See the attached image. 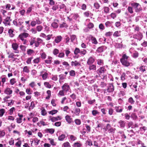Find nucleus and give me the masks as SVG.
I'll list each match as a JSON object with an SVG mask.
<instances>
[{
    "mask_svg": "<svg viewBox=\"0 0 147 147\" xmlns=\"http://www.w3.org/2000/svg\"><path fill=\"white\" fill-rule=\"evenodd\" d=\"M64 147H70V144L68 142H66L63 144Z\"/></svg>",
    "mask_w": 147,
    "mask_h": 147,
    "instance_id": "48",
    "label": "nucleus"
},
{
    "mask_svg": "<svg viewBox=\"0 0 147 147\" xmlns=\"http://www.w3.org/2000/svg\"><path fill=\"white\" fill-rule=\"evenodd\" d=\"M82 146V144L78 142L75 143L73 145V147H81Z\"/></svg>",
    "mask_w": 147,
    "mask_h": 147,
    "instance_id": "26",
    "label": "nucleus"
},
{
    "mask_svg": "<svg viewBox=\"0 0 147 147\" xmlns=\"http://www.w3.org/2000/svg\"><path fill=\"white\" fill-rule=\"evenodd\" d=\"M76 36L75 35H72L70 36V39L71 41L73 42L76 39Z\"/></svg>",
    "mask_w": 147,
    "mask_h": 147,
    "instance_id": "47",
    "label": "nucleus"
},
{
    "mask_svg": "<svg viewBox=\"0 0 147 147\" xmlns=\"http://www.w3.org/2000/svg\"><path fill=\"white\" fill-rule=\"evenodd\" d=\"M94 61V59L92 57H90L87 60V64L88 65L92 64Z\"/></svg>",
    "mask_w": 147,
    "mask_h": 147,
    "instance_id": "7",
    "label": "nucleus"
},
{
    "mask_svg": "<svg viewBox=\"0 0 147 147\" xmlns=\"http://www.w3.org/2000/svg\"><path fill=\"white\" fill-rule=\"evenodd\" d=\"M54 28H57L58 27V24L55 22H53L51 25Z\"/></svg>",
    "mask_w": 147,
    "mask_h": 147,
    "instance_id": "40",
    "label": "nucleus"
},
{
    "mask_svg": "<svg viewBox=\"0 0 147 147\" xmlns=\"http://www.w3.org/2000/svg\"><path fill=\"white\" fill-rule=\"evenodd\" d=\"M26 92L28 94H32V91H31L30 90V88H28L26 89Z\"/></svg>",
    "mask_w": 147,
    "mask_h": 147,
    "instance_id": "53",
    "label": "nucleus"
},
{
    "mask_svg": "<svg viewBox=\"0 0 147 147\" xmlns=\"http://www.w3.org/2000/svg\"><path fill=\"white\" fill-rule=\"evenodd\" d=\"M129 57L127 56L126 54H124L123 55L122 57L120 59V60L128 59Z\"/></svg>",
    "mask_w": 147,
    "mask_h": 147,
    "instance_id": "35",
    "label": "nucleus"
},
{
    "mask_svg": "<svg viewBox=\"0 0 147 147\" xmlns=\"http://www.w3.org/2000/svg\"><path fill=\"white\" fill-rule=\"evenodd\" d=\"M29 36L28 33L24 32L20 34L18 38L21 40H24V38L28 37Z\"/></svg>",
    "mask_w": 147,
    "mask_h": 147,
    "instance_id": "3",
    "label": "nucleus"
},
{
    "mask_svg": "<svg viewBox=\"0 0 147 147\" xmlns=\"http://www.w3.org/2000/svg\"><path fill=\"white\" fill-rule=\"evenodd\" d=\"M23 71L27 73H29L30 71L29 67L27 66L24 67L23 69Z\"/></svg>",
    "mask_w": 147,
    "mask_h": 147,
    "instance_id": "28",
    "label": "nucleus"
},
{
    "mask_svg": "<svg viewBox=\"0 0 147 147\" xmlns=\"http://www.w3.org/2000/svg\"><path fill=\"white\" fill-rule=\"evenodd\" d=\"M5 112V110L4 109H1L0 110V117H2Z\"/></svg>",
    "mask_w": 147,
    "mask_h": 147,
    "instance_id": "45",
    "label": "nucleus"
},
{
    "mask_svg": "<svg viewBox=\"0 0 147 147\" xmlns=\"http://www.w3.org/2000/svg\"><path fill=\"white\" fill-rule=\"evenodd\" d=\"M118 123L119 124L121 127H124L125 126V123L124 121L120 120L119 121Z\"/></svg>",
    "mask_w": 147,
    "mask_h": 147,
    "instance_id": "19",
    "label": "nucleus"
},
{
    "mask_svg": "<svg viewBox=\"0 0 147 147\" xmlns=\"http://www.w3.org/2000/svg\"><path fill=\"white\" fill-rule=\"evenodd\" d=\"M120 36V31H116L113 34V36L115 37H119Z\"/></svg>",
    "mask_w": 147,
    "mask_h": 147,
    "instance_id": "27",
    "label": "nucleus"
},
{
    "mask_svg": "<svg viewBox=\"0 0 147 147\" xmlns=\"http://www.w3.org/2000/svg\"><path fill=\"white\" fill-rule=\"evenodd\" d=\"M122 64L125 66L127 67L129 65L130 63L128 61L127 59L120 60Z\"/></svg>",
    "mask_w": 147,
    "mask_h": 147,
    "instance_id": "11",
    "label": "nucleus"
},
{
    "mask_svg": "<svg viewBox=\"0 0 147 147\" xmlns=\"http://www.w3.org/2000/svg\"><path fill=\"white\" fill-rule=\"evenodd\" d=\"M21 141L19 140L16 143L15 145L17 147H20L21 146Z\"/></svg>",
    "mask_w": 147,
    "mask_h": 147,
    "instance_id": "63",
    "label": "nucleus"
},
{
    "mask_svg": "<svg viewBox=\"0 0 147 147\" xmlns=\"http://www.w3.org/2000/svg\"><path fill=\"white\" fill-rule=\"evenodd\" d=\"M80 49L78 48H76L75 49L74 53L75 55H77L78 53H80Z\"/></svg>",
    "mask_w": 147,
    "mask_h": 147,
    "instance_id": "38",
    "label": "nucleus"
},
{
    "mask_svg": "<svg viewBox=\"0 0 147 147\" xmlns=\"http://www.w3.org/2000/svg\"><path fill=\"white\" fill-rule=\"evenodd\" d=\"M44 85L47 88H51V86L49 82H45L44 83Z\"/></svg>",
    "mask_w": 147,
    "mask_h": 147,
    "instance_id": "32",
    "label": "nucleus"
},
{
    "mask_svg": "<svg viewBox=\"0 0 147 147\" xmlns=\"http://www.w3.org/2000/svg\"><path fill=\"white\" fill-rule=\"evenodd\" d=\"M11 21V19L9 17H7L4 20L3 23L5 26L7 25H10V22Z\"/></svg>",
    "mask_w": 147,
    "mask_h": 147,
    "instance_id": "5",
    "label": "nucleus"
},
{
    "mask_svg": "<svg viewBox=\"0 0 147 147\" xmlns=\"http://www.w3.org/2000/svg\"><path fill=\"white\" fill-rule=\"evenodd\" d=\"M86 144L90 146L93 145L92 141L90 140H87L86 141Z\"/></svg>",
    "mask_w": 147,
    "mask_h": 147,
    "instance_id": "44",
    "label": "nucleus"
},
{
    "mask_svg": "<svg viewBox=\"0 0 147 147\" xmlns=\"http://www.w3.org/2000/svg\"><path fill=\"white\" fill-rule=\"evenodd\" d=\"M34 53V51L31 49H28L27 50V54L29 55H31Z\"/></svg>",
    "mask_w": 147,
    "mask_h": 147,
    "instance_id": "36",
    "label": "nucleus"
},
{
    "mask_svg": "<svg viewBox=\"0 0 147 147\" xmlns=\"http://www.w3.org/2000/svg\"><path fill=\"white\" fill-rule=\"evenodd\" d=\"M97 63L99 65H104V61L101 59H98L97 60Z\"/></svg>",
    "mask_w": 147,
    "mask_h": 147,
    "instance_id": "23",
    "label": "nucleus"
},
{
    "mask_svg": "<svg viewBox=\"0 0 147 147\" xmlns=\"http://www.w3.org/2000/svg\"><path fill=\"white\" fill-rule=\"evenodd\" d=\"M70 97L73 99V100H74L76 99V96L75 94L74 93H73L70 95Z\"/></svg>",
    "mask_w": 147,
    "mask_h": 147,
    "instance_id": "61",
    "label": "nucleus"
},
{
    "mask_svg": "<svg viewBox=\"0 0 147 147\" xmlns=\"http://www.w3.org/2000/svg\"><path fill=\"white\" fill-rule=\"evenodd\" d=\"M12 47L13 50L15 51L14 53H19V51L17 50L18 48V44L16 43H13L12 44Z\"/></svg>",
    "mask_w": 147,
    "mask_h": 147,
    "instance_id": "6",
    "label": "nucleus"
},
{
    "mask_svg": "<svg viewBox=\"0 0 147 147\" xmlns=\"http://www.w3.org/2000/svg\"><path fill=\"white\" fill-rule=\"evenodd\" d=\"M92 43L94 44H96L98 43L96 38L94 37H92Z\"/></svg>",
    "mask_w": 147,
    "mask_h": 147,
    "instance_id": "62",
    "label": "nucleus"
},
{
    "mask_svg": "<svg viewBox=\"0 0 147 147\" xmlns=\"http://www.w3.org/2000/svg\"><path fill=\"white\" fill-rule=\"evenodd\" d=\"M40 57H37L33 60V61L35 63H38L40 62Z\"/></svg>",
    "mask_w": 147,
    "mask_h": 147,
    "instance_id": "56",
    "label": "nucleus"
},
{
    "mask_svg": "<svg viewBox=\"0 0 147 147\" xmlns=\"http://www.w3.org/2000/svg\"><path fill=\"white\" fill-rule=\"evenodd\" d=\"M8 32L9 36L11 37H12L14 36V34L13 33V30L12 29H10L8 30Z\"/></svg>",
    "mask_w": 147,
    "mask_h": 147,
    "instance_id": "25",
    "label": "nucleus"
},
{
    "mask_svg": "<svg viewBox=\"0 0 147 147\" xmlns=\"http://www.w3.org/2000/svg\"><path fill=\"white\" fill-rule=\"evenodd\" d=\"M69 139L71 140L74 141L77 138L76 137L74 136V135H70Z\"/></svg>",
    "mask_w": 147,
    "mask_h": 147,
    "instance_id": "46",
    "label": "nucleus"
},
{
    "mask_svg": "<svg viewBox=\"0 0 147 147\" xmlns=\"http://www.w3.org/2000/svg\"><path fill=\"white\" fill-rule=\"evenodd\" d=\"M48 140H49L50 143L52 146H55L56 145L57 143L54 142L53 139L49 138Z\"/></svg>",
    "mask_w": 147,
    "mask_h": 147,
    "instance_id": "21",
    "label": "nucleus"
},
{
    "mask_svg": "<svg viewBox=\"0 0 147 147\" xmlns=\"http://www.w3.org/2000/svg\"><path fill=\"white\" fill-rule=\"evenodd\" d=\"M114 90V87L112 84H110L109 86L107 89L108 92H113Z\"/></svg>",
    "mask_w": 147,
    "mask_h": 147,
    "instance_id": "12",
    "label": "nucleus"
},
{
    "mask_svg": "<svg viewBox=\"0 0 147 147\" xmlns=\"http://www.w3.org/2000/svg\"><path fill=\"white\" fill-rule=\"evenodd\" d=\"M47 114V111L45 109H43L41 111V114L42 115L45 116Z\"/></svg>",
    "mask_w": 147,
    "mask_h": 147,
    "instance_id": "49",
    "label": "nucleus"
},
{
    "mask_svg": "<svg viewBox=\"0 0 147 147\" xmlns=\"http://www.w3.org/2000/svg\"><path fill=\"white\" fill-rule=\"evenodd\" d=\"M105 129L106 130H108L109 133H113L114 132V129L111 127L110 125L109 124L107 125Z\"/></svg>",
    "mask_w": 147,
    "mask_h": 147,
    "instance_id": "9",
    "label": "nucleus"
},
{
    "mask_svg": "<svg viewBox=\"0 0 147 147\" xmlns=\"http://www.w3.org/2000/svg\"><path fill=\"white\" fill-rule=\"evenodd\" d=\"M18 26H21L24 23V20L23 18H20L18 19Z\"/></svg>",
    "mask_w": 147,
    "mask_h": 147,
    "instance_id": "29",
    "label": "nucleus"
},
{
    "mask_svg": "<svg viewBox=\"0 0 147 147\" xmlns=\"http://www.w3.org/2000/svg\"><path fill=\"white\" fill-rule=\"evenodd\" d=\"M106 69L104 67H101L97 71V74L100 76L104 74L106 71Z\"/></svg>",
    "mask_w": 147,
    "mask_h": 147,
    "instance_id": "4",
    "label": "nucleus"
},
{
    "mask_svg": "<svg viewBox=\"0 0 147 147\" xmlns=\"http://www.w3.org/2000/svg\"><path fill=\"white\" fill-rule=\"evenodd\" d=\"M52 80L55 81H56L57 80V75H53L51 78Z\"/></svg>",
    "mask_w": 147,
    "mask_h": 147,
    "instance_id": "60",
    "label": "nucleus"
},
{
    "mask_svg": "<svg viewBox=\"0 0 147 147\" xmlns=\"http://www.w3.org/2000/svg\"><path fill=\"white\" fill-rule=\"evenodd\" d=\"M15 111V108L14 107H12L9 110V113L10 115H11L13 114V112Z\"/></svg>",
    "mask_w": 147,
    "mask_h": 147,
    "instance_id": "39",
    "label": "nucleus"
},
{
    "mask_svg": "<svg viewBox=\"0 0 147 147\" xmlns=\"http://www.w3.org/2000/svg\"><path fill=\"white\" fill-rule=\"evenodd\" d=\"M58 112V111L56 110H53L49 112V113L51 115H53Z\"/></svg>",
    "mask_w": 147,
    "mask_h": 147,
    "instance_id": "37",
    "label": "nucleus"
},
{
    "mask_svg": "<svg viewBox=\"0 0 147 147\" xmlns=\"http://www.w3.org/2000/svg\"><path fill=\"white\" fill-rule=\"evenodd\" d=\"M48 74L47 72H45L42 74V79L43 80H46L48 76Z\"/></svg>",
    "mask_w": 147,
    "mask_h": 147,
    "instance_id": "31",
    "label": "nucleus"
},
{
    "mask_svg": "<svg viewBox=\"0 0 147 147\" xmlns=\"http://www.w3.org/2000/svg\"><path fill=\"white\" fill-rule=\"evenodd\" d=\"M111 25V22L109 21H107L105 23V25L107 27H110Z\"/></svg>",
    "mask_w": 147,
    "mask_h": 147,
    "instance_id": "55",
    "label": "nucleus"
},
{
    "mask_svg": "<svg viewBox=\"0 0 147 147\" xmlns=\"http://www.w3.org/2000/svg\"><path fill=\"white\" fill-rule=\"evenodd\" d=\"M50 120L52 122H55L57 121V119L56 117H51L50 116L49 117Z\"/></svg>",
    "mask_w": 147,
    "mask_h": 147,
    "instance_id": "33",
    "label": "nucleus"
},
{
    "mask_svg": "<svg viewBox=\"0 0 147 147\" xmlns=\"http://www.w3.org/2000/svg\"><path fill=\"white\" fill-rule=\"evenodd\" d=\"M69 75L71 76H75V73L74 71L72 70L69 72Z\"/></svg>",
    "mask_w": 147,
    "mask_h": 147,
    "instance_id": "64",
    "label": "nucleus"
},
{
    "mask_svg": "<svg viewBox=\"0 0 147 147\" xmlns=\"http://www.w3.org/2000/svg\"><path fill=\"white\" fill-rule=\"evenodd\" d=\"M35 106V105L33 101H32L31 103V104L30 107H29V109H33Z\"/></svg>",
    "mask_w": 147,
    "mask_h": 147,
    "instance_id": "43",
    "label": "nucleus"
},
{
    "mask_svg": "<svg viewBox=\"0 0 147 147\" xmlns=\"http://www.w3.org/2000/svg\"><path fill=\"white\" fill-rule=\"evenodd\" d=\"M40 54L41 57L42 59H45L46 58L47 55L45 53L43 52L42 53H40Z\"/></svg>",
    "mask_w": 147,
    "mask_h": 147,
    "instance_id": "41",
    "label": "nucleus"
},
{
    "mask_svg": "<svg viewBox=\"0 0 147 147\" xmlns=\"http://www.w3.org/2000/svg\"><path fill=\"white\" fill-rule=\"evenodd\" d=\"M10 83L11 85H13L15 83H16V79L15 78H12L10 80Z\"/></svg>",
    "mask_w": 147,
    "mask_h": 147,
    "instance_id": "50",
    "label": "nucleus"
},
{
    "mask_svg": "<svg viewBox=\"0 0 147 147\" xmlns=\"http://www.w3.org/2000/svg\"><path fill=\"white\" fill-rule=\"evenodd\" d=\"M74 110L75 114L77 115H78L80 112V109L78 108H75Z\"/></svg>",
    "mask_w": 147,
    "mask_h": 147,
    "instance_id": "24",
    "label": "nucleus"
},
{
    "mask_svg": "<svg viewBox=\"0 0 147 147\" xmlns=\"http://www.w3.org/2000/svg\"><path fill=\"white\" fill-rule=\"evenodd\" d=\"M71 65L72 66H77L78 65H80V64L79 62L76 61H72L71 62Z\"/></svg>",
    "mask_w": 147,
    "mask_h": 147,
    "instance_id": "17",
    "label": "nucleus"
},
{
    "mask_svg": "<svg viewBox=\"0 0 147 147\" xmlns=\"http://www.w3.org/2000/svg\"><path fill=\"white\" fill-rule=\"evenodd\" d=\"M65 119L66 121L69 123H70L72 122V119L70 116L68 115L65 117Z\"/></svg>",
    "mask_w": 147,
    "mask_h": 147,
    "instance_id": "15",
    "label": "nucleus"
},
{
    "mask_svg": "<svg viewBox=\"0 0 147 147\" xmlns=\"http://www.w3.org/2000/svg\"><path fill=\"white\" fill-rule=\"evenodd\" d=\"M107 49V47L105 46H102L99 47L96 50V51L99 53L102 52L104 50Z\"/></svg>",
    "mask_w": 147,
    "mask_h": 147,
    "instance_id": "14",
    "label": "nucleus"
},
{
    "mask_svg": "<svg viewBox=\"0 0 147 147\" xmlns=\"http://www.w3.org/2000/svg\"><path fill=\"white\" fill-rule=\"evenodd\" d=\"M59 53V50L57 49H55L53 51V53L55 55H57Z\"/></svg>",
    "mask_w": 147,
    "mask_h": 147,
    "instance_id": "58",
    "label": "nucleus"
},
{
    "mask_svg": "<svg viewBox=\"0 0 147 147\" xmlns=\"http://www.w3.org/2000/svg\"><path fill=\"white\" fill-rule=\"evenodd\" d=\"M35 22L36 24H39L42 23L41 22L40 20L38 18H37L35 20Z\"/></svg>",
    "mask_w": 147,
    "mask_h": 147,
    "instance_id": "52",
    "label": "nucleus"
},
{
    "mask_svg": "<svg viewBox=\"0 0 147 147\" xmlns=\"http://www.w3.org/2000/svg\"><path fill=\"white\" fill-rule=\"evenodd\" d=\"M115 108L117 112L121 113L123 111V109L120 106H116L115 107Z\"/></svg>",
    "mask_w": 147,
    "mask_h": 147,
    "instance_id": "20",
    "label": "nucleus"
},
{
    "mask_svg": "<svg viewBox=\"0 0 147 147\" xmlns=\"http://www.w3.org/2000/svg\"><path fill=\"white\" fill-rule=\"evenodd\" d=\"M88 65L89 66L88 69L89 71H91V70L94 71L96 70V65L92 64Z\"/></svg>",
    "mask_w": 147,
    "mask_h": 147,
    "instance_id": "10",
    "label": "nucleus"
},
{
    "mask_svg": "<svg viewBox=\"0 0 147 147\" xmlns=\"http://www.w3.org/2000/svg\"><path fill=\"white\" fill-rule=\"evenodd\" d=\"M126 74L125 73H123L121 77V80H125V76Z\"/></svg>",
    "mask_w": 147,
    "mask_h": 147,
    "instance_id": "54",
    "label": "nucleus"
},
{
    "mask_svg": "<svg viewBox=\"0 0 147 147\" xmlns=\"http://www.w3.org/2000/svg\"><path fill=\"white\" fill-rule=\"evenodd\" d=\"M62 88L65 91L67 92L70 89L69 86L67 83H65L62 86Z\"/></svg>",
    "mask_w": 147,
    "mask_h": 147,
    "instance_id": "8",
    "label": "nucleus"
},
{
    "mask_svg": "<svg viewBox=\"0 0 147 147\" xmlns=\"http://www.w3.org/2000/svg\"><path fill=\"white\" fill-rule=\"evenodd\" d=\"M65 136L64 134H61L58 138V140L59 141H63L65 138Z\"/></svg>",
    "mask_w": 147,
    "mask_h": 147,
    "instance_id": "30",
    "label": "nucleus"
},
{
    "mask_svg": "<svg viewBox=\"0 0 147 147\" xmlns=\"http://www.w3.org/2000/svg\"><path fill=\"white\" fill-rule=\"evenodd\" d=\"M4 92L7 94L10 95L12 93V91L9 88H7L5 90Z\"/></svg>",
    "mask_w": 147,
    "mask_h": 147,
    "instance_id": "16",
    "label": "nucleus"
},
{
    "mask_svg": "<svg viewBox=\"0 0 147 147\" xmlns=\"http://www.w3.org/2000/svg\"><path fill=\"white\" fill-rule=\"evenodd\" d=\"M62 39L61 36H58L55 37L54 41L56 43H58L61 41Z\"/></svg>",
    "mask_w": 147,
    "mask_h": 147,
    "instance_id": "13",
    "label": "nucleus"
},
{
    "mask_svg": "<svg viewBox=\"0 0 147 147\" xmlns=\"http://www.w3.org/2000/svg\"><path fill=\"white\" fill-rule=\"evenodd\" d=\"M127 9L128 10V11L131 14H132L133 13V8L132 7H128Z\"/></svg>",
    "mask_w": 147,
    "mask_h": 147,
    "instance_id": "57",
    "label": "nucleus"
},
{
    "mask_svg": "<svg viewBox=\"0 0 147 147\" xmlns=\"http://www.w3.org/2000/svg\"><path fill=\"white\" fill-rule=\"evenodd\" d=\"M40 140L38 139L37 138H35L34 139V143L35 144L36 146H37L38 145L40 142Z\"/></svg>",
    "mask_w": 147,
    "mask_h": 147,
    "instance_id": "34",
    "label": "nucleus"
},
{
    "mask_svg": "<svg viewBox=\"0 0 147 147\" xmlns=\"http://www.w3.org/2000/svg\"><path fill=\"white\" fill-rule=\"evenodd\" d=\"M143 37L142 34L140 32H139L137 34L133 35V38L135 39V42L133 40H132L131 45L137 46V42L140 41Z\"/></svg>",
    "mask_w": 147,
    "mask_h": 147,
    "instance_id": "1",
    "label": "nucleus"
},
{
    "mask_svg": "<svg viewBox=\"0 0 147 147\" xmlns=\"http://www.w3.org/2000/svg\"><path fill=\"white\" fill-rule=\"evenodd\" d=\"M43 28V27L40 25L36 27V29L38 32H40L42 30Z\"/></svg>",
    "mask_w": 147,
    "mask_h": 147,
    "instance_id": "51",
    "label": "nucleus"
},
{
    "mask_svg": "<svg viewBox=\"0 0 147 147\" xmlns=\"http://www.w3.org/2000/svg\"><path fill=\"white\" fill-rule=\"evenodd\" d=\"M147 67L146 66H142L139 67L140 71L142 73H143L146 71Z\"/></svg>",
    "mask_w": 147,
    "mask_h": 147,
    "instance_id": "22",
    "label": "nucleus"
},
{
    "mask_svg": "<svg viewBox=\"0 0 147 147\" xmlns=\"http://www.w3.org/2000/svg\"><path fill=\"white\" fill-rule=\"evenodd\" d=\"M46 131L47 132L52 134L54 132V130L53 129H46Z\"/></svg>",
    "mask_w": 147,
    "mask_h": 147,
    "instance_id": "42",
    "label": "nucleus"
},
{
    "mask_svg": "<svg viewBox=\"0 0 147 147\" xmlns=\"http://www.w3.org/2000/svg\"><path fill=\"white\" fill-rule=\"evenodd\" d=\"M52 57L50 56H49L48 57L47 59L45 61L46 63L47 64H51L52 61Z\"/></svg>",
    "mask_w": 147,
    "mask_h": 147,
    "instance_id": "18",
    "label": "nucleus"
},
{
    "mask_svg": "<svg viewBox=\"0 0 147 147\" xmlns=\"http://www.w3.org/2000/svg\"><path fill=\"white\" fill-rule=\"evenodd\" d=\"M131 5L134 9L136 12H138L142 10V8L139 3L133 2L131 3Z\"/></svg>",
    "mask_w": 147,
    "mask_h": 147,
    "instance_id": "2",
    "label": "nucleus"
},
{
    "mask_svg": "<svg viewBox=\"0 0 147 147\" xmlns=\"http://www.w3.org/2000/svg\"><path fill=\"white\" fill-rule=\"evenodd\" d=\"M140 28L138 26H136V27L134 28V31L135 32H139Z\"/></svg>",
    "mask_w": 147,
    "mask_h": 147,
    "instance_id": "59",
    "label": "nucleus"
}]
</instances>
